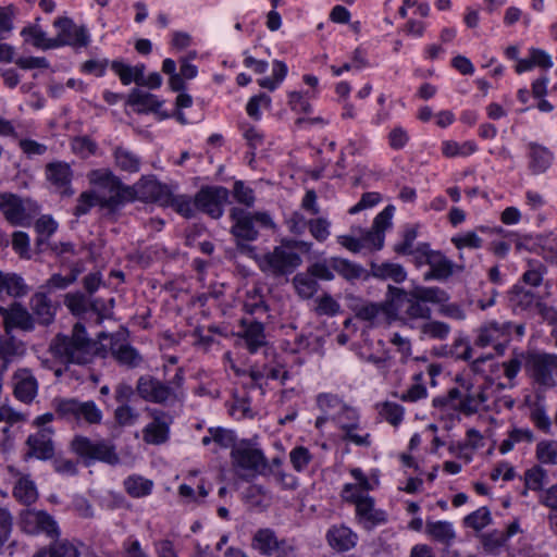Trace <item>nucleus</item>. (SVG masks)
<instances>
[{
    "label": "nucleus",
    "instance_id": "1",
    "mask_svg": "<svg viewBox=\"0 0 557 557\" xmlns=\"http://www.w3.org/2000/svg\"><path fill=\"white\" fill-rule=\"evenodd\" d=\"M106 345L89 338L85 326L77 322L70 334H57L49 344L52 357L61 363L87 364L98 355L104 356Z\"/></svg>",
    "mask_w": 557,
    "mask_h": 557
},
{
    "label": "nucleus",
    "instance_id": "2",
    "mask_svg": "<svg viewBox=\"0 0 557 557\" xmlns=\"http://www.w3.org/2000/svg\"><path fill=\"white\" fill-rule=\"evenodd\" d=\"M456 383L457 386L448 392L446 399H434V404L438 403L447 410H454L465 417H471L481 409H490L488 401L493 397V393L500 388L499 383L492 381L475 387L472 379L465 375H458Z\"/></svg>",
    "mask_w": 557,
    "mask_h": 557
},
{
    "label": "nucleus",
    "instance_id": "3",
    "mask_svg": "<svg viewBox=\"0 0 557 557\" xmlns=\"http://www.w3.org/2000/svg\"><path fill=\"white\" fill-rule=\"evenodd\" d=\"M237 247L242 252L252 257L263 273L273 277L293 273L302 261L297 251H294L293 244L287 242H282L280 246H275L263 256H257L255 247L250 245L238 242Z\"/></svg>",
    "mask_w": 557,
    "mask_h": 557
},
{
    "label": "nucleus",
    "instance_id": "4",
    "mask_svg": "<svg viewBox=\"0 0 557 557\" xmlns=\"http://www.w3.org/2000/svg\"><path fill=\"white\" fill-rule=\"evenodd\" d=\"M89 183L94 186L95 197H98L99 206L115 209L124 201L132 200L133 189L124 186L120 180L108 169L92 170L88 174Z\"/></svg>",
    "mask_w": 557,
    "mask_h": 557
},
{
    "label": "nucleus",
    "instance_id": "5",
    "mask_svg": "<svg viewBox=\"0 0 557 557\" xmlns=\"http://www.w3.org/2000/svg\"><path fill=\"white\" fill-rule=\"evenodd\" d=\"M184 375L182 369H177L174 376L163 382L151 375L140 376L136 391L146 401L161 405H172L183 397Z\"/></svg>",
    "mask_w": 557,
    "mask_h": 557
},
{
    "label": "nucleus",
    "instance_id": "6",
    "mask_svg": "<svg viewBox=\"0 0 557 557\" xmlns=\"http://www.w3.org/2000/svg\"><path fill=\"white\" fill-rule=\"evenodd\" d=\"M71 449L86 461H100L110 466L120 463L115 444L108 438L91 440L76 435L71 442Z\"/></svg>",
    "mask_w": 557,
    "mask_h": 557
},
{
    "label": "nucleus",
    "instance_id": "7",
    "mask_svg": "<svg viewBox=\"0 0 557 557\" xmlns=\"http://www.w3.org/2000/svg\"><path fill=\"white\" fill-rule=\"evenodd\" d=\"M53 408L59 418L78 424H100L103 417L101 409L92 400L81 401L76 398H57L53 400Z\"/></svg>",
    "mask_w": 557,
    "mask_h": 557
},
{
    "label": "nucleus",
    "instance_id": "8",
    "mask_svg": "<svg viewBox=\"0 0 557 557\" xmlns=\"http://www.w3.org/2000/svg\"><path fill=\"white\" fill-rule=\"evenodd\" d=\"M420 263L430 270L423 274L424 281L445 282L455 273L463 271V267L448 259L442 251L433 250L428 243H420Z\"/></svg>",
    "mask_w": 557,
    "mask_h": 557
},
{
    "label": "nucleus",
    "instance_id": "9",
    "mask_svg": "<svg viewBox=\"0 0 557 557\" xmlns=\"http://www.w3.org/2000/svg\"><path fill=\"white\" fill-rule=\"evenodd\" d=\"M230 218L233 221L231 233L237 240L252 242L258 237L256 225L272 227L273 222L265 212H248L242 208L234 207L230 211Z\"/></svg>",
    "mask_w": 557,
    "mask_h": 557
},
{
    "label": "nucleus",
    "instance_id": "10",
    "mask_svg": "<svg viewBox=\"0 0 557 557\" xmlns=\"http://www.w3.org/2000/svg\"><path fill=\"white\" fill-rule=\"evenodd\" d=\"M525 370L530 377L540 386L553 388L557 385V355L541 352L532 354L525 360Z\"/></svg>",
    "mask_w": 557,
    "mask_h": 557
},
{
    "label": "nucleus",
    "instance_id": "11",
    "mask_svg": "<svg viewBox=\"0 0 557 557\" xmlns=\"http://www.w3.org/2000/svg\"><path fill=\"white\" fill-rule=\"evenodd\" d=\"M512 327L513 323L509 321H487L479 327L474 344L482 348L493 346L497 354L503 355L510 341Z\"/></svg>",
    "mask_w": 557,
    "mask_h": 557
},
{
    "label": "nucleus",
    "instance_id": "12",
    "mask_svg": "<svg viewBox=\"0 0 557 557\" xmlns=\"http://www.w3.org/2000/svg\"><path fill=\"white\" fill-rule=\"evenodd\" d=\"M391 322L398 315L405 314L408 318L418 317V289L406 292L403 288L389 285L387 297L384 301Z\"/></svg>",
    "mask_w": 557,
    "mask_h": 557
},
{
    "label": "nucleus",
    "instance_id": "13",
    "mask_svg": "<svg viewBox=\"0 0 557 557\" xmlns=\"http://www.w3.org/2000/svg\"><path fill=\"white\" fill-rule=\"evenodd\" d=\"M228 201V190L222 186H205L195 195L196 209L213 219L223 215V206Z\"/></svg>",
    "mask_w": 557,
    "mask_h": 557
},
{
    "label": "nucleus",
    "instance_id": "14",
    "mask_svg": "<svg viewBox=\"0 0 557 557\" xmlns=\"http://www.w3.org/2000/svg\"><path fill=\"white\" fill-rule=\"evenodd\" d=\"M59 29L58 35L53 38L54 48L62 46L86 47L89 42V36L84 26H77L69 17H59L53 23Z\"/></svg>",
    "mask_w": 557,
    "mask_h": 557
},
{
    "label": "nucleus",
    "instance_id": "15",
    "mask_svg": "<svg viewBox=\"0 0 557 557\" xmlns=\"http://www.w3.org/2000/svg\"><path fill=\"white\" fill-rule=\"evenodd\" d=\"M231 456L235 467L251 472V475L267 467V459L262 451L246 442L234 446Z\"/></svg>",
    "mask_w": 557,
    "mask_h": 557
},
{
    "label": "nucleus",
    "instance_id": "16",
    "mask_svg": "<svg viewBox=\"0 0 557 557\" xmlns=\"http://www.w3.org/2000/svg\"><path fill=\"white\" fill-rule=\"evenodd\" d=\"M252 547L263 555L276 557H294V547L286 541H278L270 529L259 530L252 539Z\"/></svg>",
    "mask_w": 557,
    "mask_h": 557
},
{
    "label": "nucleus",
    "instance_id": "17",
    "mask_svg": "<svg viewBox=\"0 0 557 557\" xmlns=\"http://www.w3.org/2000/svg\"><path fill=\"white\" fill-rule=\"evenodd\" d=\"M20 525L28 534L46 533L49 536L58 534L55 521L45 511L33 509L23 510L20 515Z\"/></svg>",
    "mask_w": 557,
    "mask_h": 557
},
{
    "label": "nucleus",
    "instance_id": "18",
    "mask_svg": "<svg viewBox=\"0 0 557 557\" xmlns=\"http://www.w3.org/2000/svg\"><path fill=\"white\" fill-rule=\"evenodd\" d=\"M131 189H133L132 200L138 198L144 201L157 202L161 206L166 203L171 191L166 185L159 183L151 176L141 177Z\"/></svg>",
    "mask_w": 557,
    "mask_h": 557
},
{
    "label": "nucleus",
    "instance_id": "19",
    "mask_svg": "<svg viewBox=\"0 0 557 557\" xmlns=\"http://www.w3.org/2000/svg\"><path fill=\"white\" fill-rule=\"evenodd\" d=\"M12 386L15 398L25 404L32 403L37 395L38 382L29 369H17L12 375Z\"/></svg>",
    "mask_w": 557,
    "mask_h": 557
},
{
    "label": "nucleus",
    "instance_id": "20",
    "mask_svg": "<svg viewBox=\"0 0 557 557\" xmlns=\"http://www.w3.org/2000/svg\"><path fill=\"white\" fill-rule=\"evenodd\" d=\"M73 172L69 163L62 161L50 162L46 165V177L62 196L71 197L74 190L71 187Z\"/></svg>",
    "mask_w": 557,
    "mask_h": 557
},
{
    "label": "nucleus",
    "instance_id": "21",
    "mask_svg": "<svg viewBox=\"0 0 557 557\" xmlns=\"http://www.w3.org/2000/svg\"><path fill=\"white\" fill-rule=\"evenodd\" d=\"M152 418V422L143 430V438L148 444H163L169 438V428L172 419L166 413L158 410L153 411Z\"/></svg>",
    "mask_w": 557,
    "mask_h": 557
},
{
    "label": "nucleus",
    "instance_id": "22",
    "mask_svg": "<svg viewBox=\"0 0 557 557\" xmlns=\"http://www.w3.org/2000/svg\"><path fill=\"white\" fill-rule=\"evenodd\" d=\"M0 314L3 318L4 331L12 332L13 329L32 331L34 329L32 314L21 304L14 302L10 308H0Z\"/></svg>",
    "mask_w": 557,
    "mask_h": 557
},
{
    "label": "nucleus",
    "instance_id": "23",
    "mask_svg": "<svg viewBox=\"0 0 557 557\" xmlns=\"http://www.w3.org/2000/svg\"><path fill=\"white\" fill-rule=\"evenodd\" d=\"M357 319L368 323L370 327L391 324L385 302H362L352 307Z\"/></svg>",
    "mask_w": 557,
    "mask_h": 557
},
{
    "label": "nucleus",
    "instance_id": "24",
    "mask_svg": "<svg viewBox=\"0 0 557 557\" xmlns=\"http://www.w3.org/2000/svg\"><path fill=\"white\" fill-rule=\"evenodd\" d=\"M520 532H522L520 523L515 520L507 527L506 531L493 530L481 534L480 541L485 552L496 554L506 546L510 537Z\"/></svg>",
    "mask_w": 557,
    "mask_h": 557
},
{
    "label": "nucleus",
    "instance_id": "25",
    "mask_svg": "<svg viewBox=\"0 0 557 557\" xmlns=\"http://www.w3.org/2000/svg\"><path fill=\"white\" fill-rule=\"evenodd\" d=\"M240 327L242 330L238 332V336L244 341L246 348L251 354L265 346L267 337L262 323L249 319H243L240 321Z\"/></svg>",
    "mask_w": 557,
    "mask_h": 557
},
{
    "label": "nucleus",
    "instance_id": "26",
    "mask_svg": "<svg viewBox=\"0 0 557 557\" xmlns=\"http://www.w3.org/2000/svg\"><path fill=\"white\" fill-rule=\"evenodd\" d=\"M51 433V430L44 429L37 432L36 434L28 436L26 441L28 451L26 453L25 456L35 457L41 460L50 459L54 454Z\"/></svg>",
    "mask_w": 557,
    "mask_h": 557
},
{
    "label": "nucleus",
    "instance_id": "27",
    "mask_svg": "<svg viewBox=\"0 0 557 557\" xmlns=\"http://www.w3.org/2000/svg\"><path fill=\"white\" fill-rule=\"evenodd\" d=\"M527 157L528 169L533 175L545 173L554 161V153L537 143H529Z\"/></svg>",
    "mask_w": 557,
    "mask_h": 557
},
{
    "label": "nucleus",
    "instance_id": "28",
    "mask_svg": "<svg viewBox=\"0 0 557 557\" xmlns=\"http://www.w3.org/2000/svg\"><path fill=\"white\" fill-rule=\"evenodd\" d=\"M0 210L13 225H24L28 218L22 199L13 194H0Z\"/></svg>",
    "mask_w": 557,
    "mask_h": 557
},
{
    "label": "nucleus",
    "instance_id": "29",
    "mask_svg": "<svg viewBox=\"0 0 557 557\" xmlns=\"http://www.w3.org/2000/svg\"><path fill=\"white\" fill-rule=\"evenodd\" d=\"M98 339L110 341V351L112 356L121 363L127 367H137L141 360L139 354L128 344L117 343L113 336H109L106 333H100Z\"/></svg>",
    "mask_w": 557,
    "mask_h": 557
},
{
    "label": "nucleus",
    "instance_id": "30",
    "mask_svg": "<svg viewBox=\"0 0 557 557\" xmlns=\"http://www.w3.org/2000/svg\"><path fill=\"white\" fill-rule=\"evenodd\" d=\"M357 534L345 525H333L326 533L329 545L336 552H347L357 544Z\"/></svg>",
    "mask_w": 557,
    "mask_h": 557
},
{
    "label": "nucleus",
    "instance_id": "31",
    "mask_svg": "<svg viewBox=\"0 0 557 557\" xmlns=\"http://www.w3.org/2000/svg\"><path fill=\"white\" fill-rule=\"evenodd\" d=\"M356 512L359 521L367 529H372L373 527L383 523L386 520L385 512L383 510L375 509L374 502L369 496L358 500Z\"/></svg>",
    "mask_w": 557,
    "mask_h": 557
},
{
    "label": "nucleus",
    "instance_id": "32",
    "mask_svg": "<svg viewBox=\"0 0 557 557\" xmlns=\"http://www.w3.org/2000/svg\"><path fill=\"white\" fill-rule=\"evenodd\" d=\"M26 351L25 344L12 335L11 331H4L0 335V359L1 364H8L17 357H22Z\"/></svg>",
    "mask_w": 557,
    "mask_h": 557
},
{
    "label": "nucleus",
    "instance_id": "33",
    "mask_svg": "<svg viewBox=\"0 0 557 557\" xmlns=\"http://www.w3.org/2000/svg\"><path fill=\"white\" fill-rule=\"evenodd\" d=\"M449 294L437 286L420 287V304H432L442 308L445 302L449 301ZM431 310L420 305V319H429Z\"/></svg>",
    "mask_w": 557,
    "mask_h": 557
},
{
    "label": "nucleus",
    "instance_id": "34",
    "mask_svg": "<svg viewBox=\"0 0 557 557\" xmlns=\"http://www.w3.org/2000/svg\"><path fill=\"white\" fill-rule=\"evenodd\" d=\"M127 103L135 108L137 113H157L162 106V101L149 92L140 89H133L128 95Z\"/></svg>",
    "mask_w": 557,
    "mask_h": 557
},
{
    "label": "nucleus",
    "instance_id": "35",
    "mask_svg": "<svg viewBox=\"0 0 557 557\" xmlns=\"http://www.w3.org/2000/svg\"><path fill=\"white\" fill-rule=\"evenodd\" d=\"M535 441L533 431L529 428H512L508 431L507 437L499 444L498 450L502 455L511 451L517 444H531Z\"/></svg>",
    "mask_w": 557,
    "mask_h": 557
},
{
    "label": "nucleus",
    "instance_id": "36",
    "mask_svg": "<svg viewBox=\"0 0 557 557\" xmlns=\"http://www.w3.org/2000/svg\"><path fill=\"white\" fill-rule=\"evenodd\" d=\"M30 308L39 323L48 325L53 321L54 309L46 294L36 293L30 298Z\"/></svg>",
    "mask_w": 557,
    "mask_h": 557
},
{
    "label": "nucleus",
    "instance_id": "37",
    "mask_svg": "<svg viewBox=\"0 0 557 557\" xmlns=\"http://www.w3.org/2000/svg\"><path fill=\"white\" fill-rule=\"evenodd\" d=\"M65 304L72 313L76 315H81L85 313L88 307L91 308L99 315L103 310H106V306L100 304L98 300L87 299L83 294H71L65 298Z\"/></svg>",
    "mask_w": 557,
    "mask_h": 557
},
{
    "label": "nucleus",
    "instance_id": "38",
    "mask_svg": "<svg viewBox=\"0 0 557 557\" xmlns=\"http://www.w3.org/2000/svg\"><path fill=\"white\" fill-rule=\"evenodd\" d=\"M510 306L513 310H529L533 306L536 307L535 294L531 290L523 288L522 286L515 285L508 294Z\"/></svg>",
    "mask_w": 557,
    "mask_h": 557
},
{
    "label": "nucleus",
    "instance_id": "39",
    "mask_svg": "<svg viewBox=\"0 0 557 557\" xmlns=\"http://www.w3.org/2000/svg\"><path fill=\"white\" fill-rule=\"evenodd\" d=\"M111 69L124 85H129L132 82L138 85V82L141 79V76L146 71V66L144 64L131 66L121 61H113L111 63Z\"/></svg>",
    "mask_w": 557,
    "mask_h": 557
},
{
    "label": "nucleus",
    "instance_id": "40",
    "mask_svg": "<svg viewBox=\"0 0 557 557\" xmlns=\"http://www.w3.org/2000/svg\"><path fill=\"white\" fill-rule=\"evenodd\" d=\"M478 150V146L473 140L458 143L455 140H445L442 143V153L446 158H466Z\"/></svg>",
    "mask_w": 557,
    "mask_h": 557
},
{
    "label": "nucleus",
    "instance_id": "41",
    "mask_svg": "<svg viewBox=\"0 0 557 557\" xmlns=\"http://www.w3.org/2000/svg\"><path fill=\"white\" fill-rule=\"evenodd\" d=\"M14 497L25 505L35 503L38 498L36 485L27 476H22L13 490Z\"/></svg>",
    "mask_w": 557,
    "mask_h": 557
},
{
    "label": "nucleus",
    "instance_id": "42",
    "mask_svg": "<svg viewBox=\"0 0 557 557\" xmlns=\"http://www.w3.org/2000/svg\"><path fill=\"white\" fill-rule=\"evenodd\" d=\"M294 287L297 294L304 298H311L319 288V283L309 273H298L293 278Z\"/></svg>",
    "mask_w": 557,
    "mask_h": 557
},
{
    "label": "nucleus",
    "instance_id": "43",
    "mask_svg": "<svg viewBox=\"0 0 557 557\" xmlns=\"http://www.w3.org/2000/svg\"><path fill=\"white\" fill-rule=\"evenodd\" d=\"M152 485V481L139 475L128 476L124 481V487L132 497H143L150 494Z\"/></svg>",
    "mask_w": 557,
    "mask_h": 557
},
{
    "label": "nucleus",
    "instance_id": "44",
    "mask_svg": "<svg viewBox=\"0 0 557 557\" xmlns=\"http://www.w3.org/2000/svg\"><path fill=\"white\" fill-rule=\"evenodd\" d=\"M536 459L543 465H557V441L542 440L536 444Z\"/></svg>",
    "mask_w": 557,
    "mask_h": 557
},
{
    "label": "nucleus",
    "instance_id": "45",
    "mask_svg": "<svg viewBox=\"0 0 557 557\" xmlns=\"http://www.w3.org/2000/svg\"><path fill=\"white\" fill-rule=\"evenodd\" d=\"M492 523V515L487 507H480L463 518V524L474 531H482Z\"/></svg>",
    "mask_w": 557,
    "mask_h": 557
},
{
    "label": "nucleus",
    "instance_id": "46",
    "mask_svg": "<svg viewBox=\"0 0 557 557\" xmlns=\"http://www.w3.org/2000/svg\"><path fill=\"white\" fill-rule=\"evenodd\" d=\"M426 532L433 539L443 543H449L455 539L453 524L447 521L428 522Z\"/></svg>",
    "mask_w": 557,
    "mask_h": 557
},
{
    "label": "nucleus",
    "instance_id": "47",
    "mask_svg": "<svg viewBox=\"0 0 557 557\" xmlns=\"http://www.w3.org/2000/svg\"><path fill=\"white\" fill-rule=\"evenodd\" d=\"M164 207H172L174 210L185 218H190L195 212V200L191 201L189 197L184 195H173L172 191L169 194V199Z\"/></svg>",
    "mask_w": 557,
    "mask_h": 557
},
{
    "label": "nucleus",
    "instance_id": "48",
    "mask_svg": "<svg viewBox=\"0 0 557 557\" xmlns=\"http://www.w3.org/2000/svg\"><path fill=\"white\" fill-rule=\"evenodd\" d=\"M115 164L122 170L131 173L139 170L140 160L132 151L124 148H116L114 151Z\"/></svg>",
    "mask_w": 557,
    "mask_h": 557
},
{
    "label": "nucleus",
    "instance_id": "49",
    "mask_svg": "<svg viewBox=\"0 0 557 557\" xmlns=\"http://www.w3.org/2000/svg\"><path fill=\"white\" fill-rule=\"evenodd\" d=\"M21 34L22 36H27L28 40L36 48L44 50L54 48L53 38H47L46 33L41 30L37 25L23 28Z\"/></svg>",
    "mask_w": 557,
    "mask_h": 557
},
{
    "label": "nucleus",
    "instance_id": "50",
    "mask_svg": "<svg viewBox=\"0 0 557 557\" xmlns=\"http://www.w3.org/2000/svg\"><path fill=\"white\" fill-rule=\"evenodd\" d=\"M332 269L348 281L360 278L364 272L362 267L339 258L332 260Z\"/></svg>",
    "mask_w": 557,
    "mask_h": 557
},
{
    "label": "nucleus",
    "instance_id": "51",
    "mask_svg": "<svg viewBox=\"0 0 557 557\" xmlns=\"http://www.w3.org/2000/svg\"><path fill=\"white\" fill-rule=\"evenodd\" d=\"M450 332V326L442 321L428 319L426 322L420 324V334L433 339H445Z\"/></svg>",
    "mask_w": 557,
    "mask_h": 557
},
{
    "label": "nucleus",
    "instance_id": "52",
    "mask_svg": "<svg viewBox=\"0 0 557 557\" xmlns=\"http://www.w3.org/2000/svg\"><path fill=\"white\" fill-rule=\"evenodd\" d=\"M547 478V471L541 466H533L524 472V486L531 491H543L542 487Z\"/></svg>",
    "mask_w": 557,
    "mask_h": 557
},
{
    "label": "nucleus",
    "instance_id": "53",
    "mask_svg": "<svg viewBox=\"0 0 557 557\" xmlns=\"http://www.w3.org/2000/svg\"><path fill=\"white\" fill-rule=\"evenodd\" d=\"M374 276L379 278H391L396 283H400L406 278V273L399 264L384 263L373 271Z\"/></svg>",
    "mask_w": 557,
    "mask_h": 557
},
{
    "label": "nucleus",
    "instance_id": "54",
    "mask_svg": "<svg viewBox=\"0 0 557 557\" xmlns=\"http://www.w3.org/2000/svg\"><path fill=\"white\" fill-rule=\"evenodd\" d=\"M451 243L459 250L463 248L480 249L483 246V239L473 231L451 237Z\"/></svg>",
    "mask_w": 557,
    "mask_h": 557
},
{
    "label": "nucleus",
    "instance_id": "55",
    "mask_svg": "<svg viewBox=\"0 0 557 557\" xmlns=\"http://www.w3.org/2000/svg\"><path fill=\"white\" fill-rule=\"evenodd\" d=\"M546 267L540 261H530L529 269L523 273L522 280L525 284L537 287L543 282Z\"/></svg>",
    "mask_w": 557,
    "mask_h": 557
},
{
    "label": "nucleus",
    "instance_id": "56",
    "mask_svg": "<svg viewBox=\"0 0 557 557\" xmlns=\"http://www.w3.org/2000/svg\"><path fill=\"white\" fill-rule=\"evenodd\" d=\"M57 222L48 215H42L35 223L36 232L39 234L37 239V246L46 244L48 237H50L57 230Z\"/></svg>",
    "mask_w": 557,
    "mask_h": 557
},
{
    "label": "nucleus",
    "instance_id": "57",
    "mask_svg": "<svg viewBox=\"0 0 557 557\" xmlns=\"http://www.w3.org/2000/svg\"><path fill=\"white\" fill-rule=\"evenodd\" d=\"M318 406L324 414L330 416L331 419L334 420V416L341 411V407H343L344 404L335 395L322 394L318 397Z\"/></svg>",
    "mask_w": 557,
    "mask_h": 557
},
{
    "label": "nucleus",
    "instance_id": "58",
    "mask_svg": "<svg viewBox=\"0 0 557 557\" xmlns=\"http://www.w3.org/2000/svg\"><path fill=\"white\" fill-rule=\"evenodd\" d=\"M339 310L341 305L330 294H324L317 299L315 313L318 315L333 317Z\"/></svg>",
    "mask_w": 557,
    "mask_h": 557
},
{
    "label": "nucleus",
    "instance_id": "59",
    "mask_svg": "<svg viewBox=\"0 0 557 557\" xmlns=\"http://www.w3.org/2000/svg\"><path fill=\"white\" fill-rule=\"evenodd\" d=\"M310 234L318 242H324L330 236L331 223L324 218L311 219L307 222Z\"/></svg>",
    "mask_w": 557,
    "mask_h": 557
},
{
    "label": "nucleus",
    "instance_id": "60",
    "mask_svg": "<svg viewBox=\"0 0 557 557\" xmlns=\"http://www.w3.org/2000/svg\"><path fill=\"white\" fill-rule=\"evenodd\" d=\"M362 248L370 250H380L384 245V234L373 226L360 236Z\"/></svg>",
    "mask_w": 557,
    "mask_h": 557
},
{
    "label": "nucleus",
    "instance_id": "61",
    "mask_svg": "<svg viewBox=\"0 0 557 557\" xmlns=\"http://www.w3.org/2000/svg\"><path fill=\"white\" fill-rule=\"evenodd\" d=\"M525 357L522 352H515L512 357L502 363L505 376L512 381L520 372Z\"/></svg>",
    "mask_w": 557,
    "mask_h": 557
},
{
    "label": "nucleus",
    "instance_id": "62",
    "mask_svg": "<svg viewBox=\"0 0 557 557\" xmlns=\"http://www.w3.org/2000/svg\"><path fill=\"white\" fill-rule=\"evenodd\" d=\"M233 196L237 202L246 207H252L255 203L253 190L246 186L242 181H236L233 186Z\"/></svg>",
    "mask_w": 557,
    "mask_h": 557
},
{
    "label": "nucleus",
    "instance_id": "63",
    "mask_svg": "<svg viewBox=\"0 0 557 557\" xmlns=\"http://www.w3.org/2000/svg\"><path fill=\"white\" fill-rule=\"evenodd\" d=\"M4 288L7 294L13 297H21L27 294V286L24 280L15 273H8Z\"/></svg>",
    "mask_w": 557,
    "mask_h": 557
},
{
    "label": "nucleus",
    "instance_id": "64",
    "mask_svg": "<svg viewBox=\"0 0 557 557\" xmlns=\"http://www.w3.org/2000/svg\"><path fill=\"white\" fill-rule=\"evenodd\" d=\"M51 557H78L77 548L67 541L55 542L50 546Z\"/></svg>",
    "mask_w": 557,
    "mask_h": 557
}]
</instances>
